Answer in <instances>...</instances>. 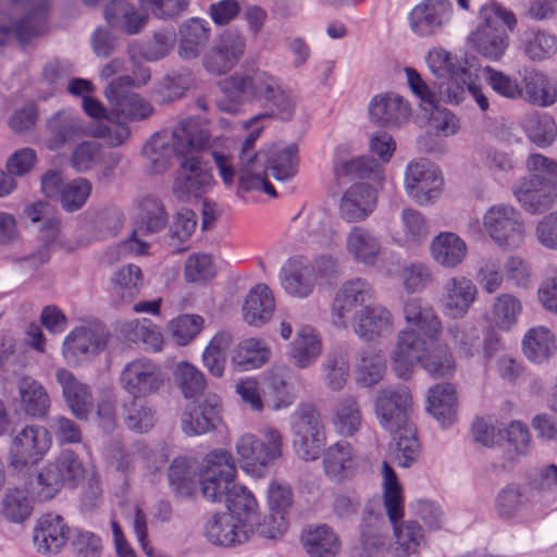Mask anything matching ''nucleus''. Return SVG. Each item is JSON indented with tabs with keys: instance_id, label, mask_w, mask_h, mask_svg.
Wrapping results in <instances>:
<instances>
[{
	"instance_id": "f257e3e1",
	"label": "nucleus",
	"mask_w": 557,
	"mask_h": 557,
	"mask_svg": "<svg viewBox=\"0 0 557 557\" xmlns=\"http://www.w3.org/2000/svg\"><path fill=\"white\" fill-rule=\"evenodd\" d=\"M440 338H420L411 331H399L396 343L389 354L392 371L403 380H408L416 364H419L432 377H446L454 374L456 363L446 344Z\"/></svg>"
},
{
	"instance_id": "f03ea898",
	"label": "nucleus",
	"mask_w": 557,
	"mask_h": 557,
	"mask_svg": "<svg viewBox=\"0 0 557 557\" xmlns=\"http://www.w3.org/2000/svg\"><path fill=\"white\" fill-rule=\"evenodd\" d=\"M383 504L392 524L388 557H421L428 548L425 529L418 520H404V498L396 473L387 461L382 463Z\"/></svg>"
},
{
	"instance_id": "7ed1b4c3",
	"label": "nucleus",
	"mask_w": 557,
	"mask_h": 557,
	"mask_svg": "<svg viewBox=\"0 0 557 557\" xmlns=\"http://www.w3.org/2000/svg\"><path fill=\"white\" fill-rule=\"evenodd\" d=\"M210 146L207 125L199 119L182 120L172 129L154 134L144 147L148 170L154 174L166 171L175 157L184 159Z\"/></svg>"
},
{
	"instance_id": "20e7f679",
	"label": "nucleus",
	"mask_w": 557,
	"mask_h": 557,
	"mask_svg": "<svg viewBox=\"0 0 557 557\" xmlns=\"http://www.w3.org/2000/svg\"><path fill=\"white\" fill-rule=\"evenodd\" d=\"M265 115H256L244 123L245 127H253L244 139L238 153L237 170L235 171L228 158L213 150L212 159L219 174L226 186H231L235 175L238 176V189L243 191H264L274 197L276 191L273 185L265 181V150L255 151V143L260 137L262 126H255Z\"/></svg>"
},
{
	"instance_id": "39448f33",
	"label": "nucleus",
	"mask_w": 557,
	"mask_h": 557,
	"mask_svg": "<svg viewBox=\"0 0 557 557\" xmlns=\"http://www.w3.org/2000/svg\"><path fill=\"white\" fill-rule=\"evenodd\" d=\"M527 168L532 176L519 181L513 186V195L527 212H546L557 199V161L533 153L527 160Z\"/></svg>"
},
{
	"instance_id": "423d86ee",
	"label": "nucleus",
	"mask_w": 557,
	"mask_h": 557,
	"mask_svg": "<svg viewBox=\"0 0 557 557\" xmlns=\"http://www.w3.org/2000/svg\"><path fill=\"white\" fill-rule=\"evenodd\" d=\"M479 18L482 25L469 35V42L483 58L498 61L508 49L509 37L495 26L502 22L509 30H513L517 25L516 15L496 2H487L480 8Z\"/></svg>"
},
{
	"instance_id": "0eeeda50",
	"label": "nucleus",
	"mask_w": 557,
	"mask_h": 557,
	"mask_svg": "<svg viewBox=\"0 0 557 557\" xmlns=\"http://www.w3.org/2000/svg\"><path fill=\"white\" fill-rule=\"evenodd\" d=\"M283 446V435L273 426L262 429L260 437L247 432L239 435L235 442L240 468L256 478L264 476L268 469L282 458Z\"/></svg>"
},
{
	"instance_id": "6e6552de",
	"label": "nucleus",
	"mask_w": 557,
	"mask_h": 557,
	"mask_svg": "<svg viewBox=\"0 0 557 557\" xmlns=\"http://www.w3.org/2000/svg\"><path fill=\"white\" fill-rule=\"evenodd\" d=\"M277 85V79L263 71L235 73L220 83L224 99L219 101V107L225 112L236 113L238 106L245 101L265 102Z\"/></svg>"
},
{
	"instance_id": "1a4fd4ad",
	"label": "nucleus",
	"mask_w": 557,
	"mask_h": 557,
	"mask_svg": "<svg viewBox=\"0 0 557 557\" xmlns=\"http://www.w3.org/2000/svg\"><path fill=\"white\" fill-rule=\"evenodd\" d=\"M290 432L293 448L299 458L313 461L320 457L326 443V432L321 413L314 406H300L290 416Z\"/></svg>"
},
{
	"instance_id": "9d476101",
	"label": "nucleus",
	"mask_w": 557,
	"mask_h": 557,
	"mask_svg": "<svg viewBox=\"0 0 557 557\" xmlns=\"http://www.w3.org/2000/svg\"><path fill=\"white\" fill-rule=\"evenodd\" d=\"M482 224L490 238L502 249L519 248L525 238L521 213L511 205L491 206L482 216Z\"/></svg>"
},
{
	"instance_id": "9b49d317",
	"label": "nucleus",
	"mask_w": 557,
	"mask_h": 557,
	"mask_svg": "<svg viewBox=\"0 0 557 557\" xmlns=\"http://www.w3.org/2000/svg\"><path fill=\"white\" fill-rule=\"evenodd\" d=\"M237 473L233 455L225 449L210 451L199 474L202 496L212 503L224 502L235 485Z\"/></svg>"
},
{
	"instance_id": "f8f14e48",
	"label": "nucleus",
	"mask_w": 557,
	"mask_h": 557,
	"mask_svg": "<svg viewBox=\"0 0 557 557\" xmlns=\"http://www.w3.org/2000/svg\"><path fill=\"white\" fill-rule=\"evenodd\" d=\"M51 447L50 432L41 425H26L11 438L8 465L22 471L44 459Z\"/></svg>"
},
{
	"instance_id": "ddd939ff",
	"label": "nucleus",
	"mask_w": 557,
	"mask_h": 557,
	"mask_svg": "<svg viewBox=\"0 0 557 557\" xmlns=\"http://www.w3.org/2000/svg\"><path fill=\"white\" fill-rule=\"evenodd\" d=\"M135 85L132 76H119L104 88V97L111 106V115L117 122H137L148 119L153 113L152 104L140 95L127 88Z\"/></svg>"
},
{
	"instance_id": "4468645a",
	"label": "nucleus",
	"mask_w": 557,
	"mask_h": 557,
	"mask_svg": "<svg viewBox=\"0 0 557 557\" xmlns=\"http://www.w3.org/2000/svg\"><path fill=\"white\" fill-rule=\"evenodd\" d=\"M246 51V39L240 30L228 28L216 35L202 57L205 70L215 76L232 71Z\"/></svg>"
},
{
	"instance_id": "2eb2a0df",
	"label": "nucleus",
	"mask_w": 557,
	"mask_h": 557,
	"mask_svg": "<svg viewBox=\"0 0 557 557\" xmlns=\"http://www.w3.org/2000/svg\"><path fill=\"white\" fill-rule=\"evenodd\" d=\"M374 411L379 424L389 433H396L411 424L412 397L406 386L381 388L374 398Z\"/></svg>"
},
{
	"instance_id": "dca6fc26",
	"label": "nucleus",
	"mask_w": 557,
	"mask_h": 557,
	"mask_svg": "<svg viewBox=\"0 0 557 557\" xmlns=\"http://www.w3.org/2000/svg\"><path fill=\"white\" fill-rule=\"evenodd\" d=\"M215 184L214 177L195 152L188 153L176 171L172 191L183 202L198 199Z\"/></svg>"
},
{
	"instance_id": "f3484780",
	"label": "nucleus",
	"mask_w": 557,
	"mask_h": 557,
	"mask_svg": "<svg viewBox=\"0 0 557 557\" xmlns=\"http://www.w3.org/2000/svg\"><path fill=\"white\" fill-rule=\"evenodd\" d=\"M168 224V214L160 200L154 197L143 198L137 207L135 227L131 238L121 245L123 251H132L136 255L148 253V244L137 236H146L161 232Z\"/></svg>"
},
{
	"instance_id": "a211bd4d",
	"label": "nucleus",
	"mask_w": 557,
	"mask_h": 557,
	"mask_svg": "<svg viewBox=\"0 0 557 557\" xmlns=\"http://www.w3.org/2000/svg\"><path fill=\"white\" fill-rule=\"evenodd\" d=\"M441 172L425 160L409 162L405 170L404 188L418 205L432 203L442 194Z\"/></svg>"
},
{
	"instance_id": "6ab92c4d",
	"label": "nucleus",
	"mask_w": 557,
	"mask_h": 557,
	"mask_svg": "<svg viewBox=\"0 0 557 557\" xmlns=\"http://www.w3.org/2000/svg\"><path fill=\"white\" fill-rule=\"evenodd\" d=\"M122 388L134 398L157 394L164 384L161 368L146 358H138L126 363L120 374Z\"/></svg>"
},
{
	"instance_id": "aec40b11",
	"label": "nucleus",
	"mask_w": 557,
	"mask_h": 557,
	"mask_svg": "<svg viewBox=\"0 0 557 557\" xmlns=\"http://www.w3.org/2000/svg\"><path fill=\"white\" fill-rule=\"evenodd\" d=\"M374 298L372 285L362 277L345 281L337 289L331 306L332 322L337 327L346 329L348 319Z\"/></svg>"
},
{
	"instance_id": "412c9836",
	"label": "nucleus",
	"mask_w": 557,
	"mask_h": 557,
	"mask_svg": "<svg viewBox=\"0 0 557 557\" xmlns=\"http://www.w3.org/2000/svg\"><path fill=\"white\" fill-rule=\"evenodd\" d=\"M13 3L24 2L25 14L13 26L0 24V46L13 36L21 45L28 44L40 36L46 29L48 2L46 0H10Z\"/></svg>"
},
{
	"instance_id": "4be33fe9",
	"label": "nucleus",
	"mask_w": 557,
	"mask_h": 557,
	"mask_svg": "<svg viewBox=\"0 0 557 557\" xmlns=\"http://www.w3.org/2000/svg\"><path fill=\"white\" fill-rule=\"evenodd\" d=\"M451 17L449 0H422L410 10L408 26L416 36L428 38L441 33Z\"/></svg>"
},
{
	"instance_id": "5701e85b",
	"label": "nucleus",
	"mask_w": 557,
	"mask_h": 557,
	"mask_svg": "<svg viewBox=\"0 0 557 557\" xmlns=\"http://www.w3.org/2000/svg\"><path fill=\"white\" fill-rule=\"evenodd\" d=\"M354 333L363 342H377L394 333L395 321L392 312L380 304L368 305L352 315Z\"/></svg>"
},
{
	"instance_id": "b1692460",
	"label": "nucleus",
	"mask_w": 557,
	"mask_h": 557,
	"mask_svg": "<svg viewBox=\"0 0 557 557\" xmlns=\"http://www.w3.org/2000/svg\"><path fill=\"white\" fill-rule=\"evenodd\" d=\"M475 283L465 275H454L442 285L440 305L444 315L462 319L478 298Z\"/></svg>"
},
{
	"instance_id": "393cba45",
	"label": "nucleus",
	"mask_w": 557,
	"mask_h": 557,
	"mask_svg": "<svg viewBox=\"0 0 557 557\" xmlns=\"http://www.w3.org/2000/svg\"><path fill=\"white\" fill-rule=\"evenodd\" d=\"M344 246L347 257L364 268L375 267L383 251L382 237L363 225H355L346 233Z\"/></svg>"
},
{
	"instance_id": "a878e982",
	"label": "nucleus",
	"mask_w": 557,
	"mask_h": 557,
	"mask_svg": "<svg viewBox=\"0 0 557 557\" xmlns=\"http://www.w3.org/2000/svg\"><path fill=\"white\" fill-rule=\"evenodd\" d=\"M323 470L334 482L352 479L360 470L361 459L352 445L344 440L331 444L323 453Z\"/></svg>"
},
{
	"instance_id": "bb28decb",
	"label": "nucleus",
	"mask_w": 557,
	"mask_h": 557,
	"mask_svg": "<svg viewBox=\"0 0 557 557\" xmlns=\"http://www.w3.org/2000/svg\"><path fill=\"white\" fill-rule=\"evenodd\" d=\"M376 205V189L368 183H355L343 193L338 213L345 222H362L372 214Z\"/></svg>"
},
{
	"instance_id": "cd10ccee",
	"label": "nucleus",
	"mask_w": 557,
	"mask_h": 557,
	"mask_svg": "<svg viewBox=\"0 0 557 557\" xmlns=\"http://www.w3.org/2000/svg\"><path fill=\"white\" fill-rule=\"evenodd\" d=\"M221 399L218 395H207L198 406H186L182 414V430L187 436L206 434L216 428L221 417Z\"/></svg>"
},
{
	"instance_id": "c85d7f7f",
	"label": "nucleus",
	"mask_w": 557,
	"mask_h": 557,
	"mask_svg": "<svg viewBox=\"0 0 557 557\" xmlns=\"http://www.w3.org/2000/svg\"><path fill=\"white\" fill-rule=\"evenodd\" d=\"M103 14L104 20L112 28L127 35L140 33L149 20L145 7L128 0H111L106 5Z\"/></svg>"
},
{
	"instance_id": "c756f323",
	"label": "nucleus",
	"mask_w": 557,
	"mask_h": 557,
	"mask_svg": "<svg viewBox=\"0 0 557 557\" xmlns=\"http://www.w3.org/2000/svg\"><path fill=\"white\" fill-rule=\"evenodd\" d=\"M69 539V528L59 515L41 516L33 530V543L36 550L42 555H53L61 552Z\"/></svg>"
},
{
	"instance_id": "7c9ffc66",
	"label": "nucleus",
	"mask_w": 557,
	"mask_h": 557,
	"mask_svg": "<svg viewBox=\"0 0 557 557\" xmlns=\"http://www.w3.org/2000/svg\"><path fill=\"white\" fill-rule=\"evenodd\" d=\"M404 319L406 327L401 331H411L420 334V338H440L443 332L442 322L434 309L420 298H410L404 304Z\"/></svg>"
},
{
	"instance_id": "2f4dec72",
	"label": "nucleus",
	"mask_w": 557,
	"mask_h": 557,
	"mask_svg": "<svg viewBox=\"0 0 557 557\" xmlns=\"http://www.w3.org/2000/svg\"><path fill=\"white\" fill-rule=\"evenodd\" d=\"M253 533L250 525L239 523L231 513L213 515L205 525L206 539L219 546H233L246 542Z\"/></svg>"
},
{
	"instance_id": "473e14b6",
	"label": "nucleus",
	"mask_w": 557,
	"mask_h": 557,
	"mask_svg": "<svg viewBox=\"0 0 557 557\" xmlns=\"http://www.w3.org/2000/svg\"><path fill=\"white\" fill-rule=\"evenodd\" d=\"M370 120L381 126L399 127L411 116L409 103L399 95L385 92L369 103Z\"/></svg>"
},
{
	"instance_id": "72a5a7b5",
	"label": "nucleus",
	"mask_w": 557,
	"mask_h": 557,
	"mask_svg": "<svg viewBox=\"0 0 557 557\" xmlns=\"http://www.w3.org/2000/svg\"><path fill=\"white\" fill-rule=\"evenodd\" d=\"M432 260L441 268L454 270L468 257L467 243L454 232H441L432 238L429 246Z\"/></svg>"
},
{
	"instance_id": "f704fd0d",
	"label": "nucleus",
	"mask_w": 557,
	"mask_h": 557,
	"mask_svg": "<svg viewBox=\"0 0 557 557\" xmlns=\"http://www.w3.org/2000/svg\"><path fill=\"white\" fill-rule=\"evenodd\" d=\"M106 344L102 330L76 327L64 338L62 354L65 359L76 362L98 354Z\"/></svg>"
},
{
	"instance_id": "c9c22d12",
	"label": "nucleus",
	"mask_w": 557,
	"mask_h": 557,
	"mask_svg": "<svg viewBox=\"0 0 557 557\" xmlns=\"http://www.w3.org/2000/svg\"><path fill=\"white\" fill-rule=\"evenodd\" d=\"M65 404L77 419H86L92 410V395L87 384L81 382L70 370L55 371Z\"/></svg>"
},
{
	"instance_id": "e433bc0d",
	"label": "nucleus",
	"mask_w": 557,
	"mask_h": 557,
	"mask_svg": "<svg viewBox=\"0 0 557 557\" xmlns=\"http://www.w3.org/2000/svg\"><path fill=\"white\" fill-rule=\"evenodd\" d=\"M322 355V342L318 332L304 325L297 330L290 342L287 357L292 364L298 369H308L314 364Z\"/></svg>"
},
{
	"instance_id": "4c0bfd02",
	"label": "nucleus",
	"mask_w": 557,
	"mask_h": 557,
	"mask_svg": "<svg viewBox=\"0 0 557 557\" xmlns=\"http://www.w3.org/2000/svg\"><path fill=\"white\" fill-rule=\"evenodd\" d=\"M280 277L284 290L297 298L309 297L317 284L313 269L300 259H289L282 269Z\"/></svg>"
},
{
	"instance_id": "58836bf2",
	"label": "nucleus",
	"mask_w": 557,
	"mask_h": 557,
	"mask_svg": "<svg viewBox=\"0 0 557 557\" xmlns=\"http://www.w3.org/2000/svg\"><path fill=\"white\" fill-rule=\"evenodd\" d=\"M334 176L338 184L366 180L379 186L385 180L384 168L373 159L358 157L338 162L334 165Z\"/></svg>"
},
{
	"instance_id": "ea45409f",
	"label": "nucleus",
	"mask_w": 557,
	"mask_h": 557,
	"mask_svg": "<svg viewBox=\"0 0 557 557\" xmlns=\"http://www.w3.org/2000/svg\"><path fill=\"white\" fill-rule=\"evenodd\" d=\"M275 302L272 292L265 284L252 287L243 305L244 320L253 326L265 324L273 315Z\"/></svg>"
},
{
	"instance_id": "a19ab883",
	"label": "nucleus",
	"mask_w": 557,
	"mask_h": 557,
	"mask_svg": "<svg viewBox=\"0 0 557 557\" xmlns=\"http://www.w3.org/2000/svg\"><path fill=\"white\" fill-rule=\"evenodd\" d=\"M426 410L442 426L453 424L457 418L455 387L449 383L431 387L428 392Z\"/></svg>"
},
{
	"instance_id": "79ce46f5",
	"label": "nucleus",
	"mask_w": 557,
	"mask_h": 557,
	"mask_svg": "<svg viewBox=\"0 0 557 557\" xmlns=\"http://www.w3.org/2000/svg\"><path fill=\"white\" fill-rule=\"evenodd\" d=\"M265 173L276 181H287L294 177L298 166V147L295 144L287 146L273 145L264 152ZM267 180V174H264Z\"/></svg>"
},
{
	"instance_id": "37998d69",
	"label": "nucleus",
	"mask_w": 557,
	"mask_h": 557,
	"mask_svg": "<svg viewBox=\"0 0 557 557\" xmlns=\"http://www.w3.org/2000/svg\"><path fill=\"white\" fill-rule=\"evenodd\" d=\"M430 72L437 78H448L456 86L461 78L469 77L467 60L453 57L444 48H434L425 57Z\"/></svg>"
},
{
	"instance_id": "c03bdc74",
	"label": "nucleus",
	"mask_w": 557,
	"mask_h": 557,
	"mask_svg": "<svg viewBox=\"0 0 557 557\" xmlns=\"http://www.w3.org/2000/svg\"><path fill=\"white\" fill-rule=\"evenodd\" d=\"M301 543L310 557H335L341 550V540L326 524L304 530Z\"/></svg>"
},
{
	"instance_id": "a18cd8bd",
	"label": "nucleus",
	"mask_w": 557,
	"mask_h": 557,
	"mask_svg": "<svg viewBox=\"0 0 557 557\" xmlns=\"http://www.w3.org/2000/svg\"><path fill=\"white\" fill-rule=\"evenodd\" d=\"M332 425L342 437H352L359 432L362 413L356 396L346 395L337 399L333 409Z\"/></svg>"
},
{
	"instance_id": "49530a36",
	"label": "nucleus",
	"mask_w": 557,
	"mask_h": 557,
	"mask_svg": "<svg viewBox=\"0 0 557 557\" xmlns=\"http://www.w3.org/2000/svg\"><path fill=\"white\" fill-rule=\"evenodd\" d=\"M21 408L26 416L45 418L50 409V398L44 385L30 376L17 383Z\"/></svg>"
},
{
	"instance_id": "de8ad7c7",
	"label": "nucleus",
	"mask_w": 557,
	"mask_h": 557,
	"mask_svg": "<svg viewBox=\"0 0 557 557\" xmlns=\"http://www.w3.org/2000/svg\"><path fill=\"white\" fill-rule=\"evenodd\" d=\"M556 337L547 326H534L528 330L522 338V351L528 360L534 363L548 361L555 350Z\"/></svg>"
},
{
	"instance_id": "09e8293b",
	"label": "nucleus",
	"mask_w": 557,
	"mask_h": 557,
	"mask_svg": "<svg viewBox=\"0 0 557 557\" xmlns=\"http://www.w3.org/2000/svg\"><path fill=\"white\" fill-rule=\"evenodd\" d=\"M211 29L207 21L191 17L180 27L178 53L183 59H195L210 38Z\"/></svg>"
},
{
	"instance_id": "8fccbe9b",
	"label": "nucleus",
	"mask_w": 557,
	"mask_h": 557,
	"mask_svg": "<svg viewBox=\"0 0 557 557\" xmlns=\"http://www.w3.org/2000/svg\"><path fill=\"white\" fill-rule=\"evenodd\" d=\"M47 146L50 150L60 149L83 131L79 117L71 111H59L47 122Z\"/></svg>"
},
{
	"instance_id": "3c124183",
	"label": "nucleus",
	"mask_w": 557,
	"mask_h": 557,
	"mask_svg": "<svg viewBox=\"0 0 557 557\" xmlns=\"http://www.w3.org/2000/svg\"><path fill=\"white\" fill-rule=\"evenodd\" d=\"M120 333L123 338L136 345H143L144 349L160 351L163 337L159 327L149 319H135L121 324Z\"/></svg>"
},
{
	"instance_id": "603ef678",
	"label": "nucleus",
	"mask_w": 557,
	"mask_h": 557,
	"mask_svg": "<svg viewBox=\"0 0 557 557\" xmlns=\"http://www.w3.org/2000/svg\"><path fill=\"white\" fill-rule=\"evenodd\" d=\"M386 371V360L380 349L368 348L359 352L355 374L357 384L373 387L382 381Z\"/></svg>"
},
{
	"instance_id": "864d4df0",
	"label": "nucleus",
	"mask_w": 557,
	"mask_h": 557,
	"mask_svg": "<svg viewBox=\"0 0 557 557\" xmlns=\"http://www.w3.org/2000/svg\"><path fill=\"white\" fill-rule=\"evenodd\" d=\"M224 502L227 513L235 517L239 523L248 524L255 530L258 521V504L246 486L235 483Z\"/></svg>"
},
{
	"instance_id": "5fc2aeb1",
	"label": "nucleus",
	"mask_w": 557,
	"mask_h": 557,
	"mask_svg": "<svg viewBox=\"0 0 557 557\" xmlns=\"http://www.w3.org/2000/svg\"><path fill=\"white\" fill-rule=\"evenodd\" d=\"M198 468L194 459L177 457L168 470V480L173 492L181 496H190L197 484Z\"/></svg>"
},
{
	"instance_id": "6e6d98bb",
	"label": "nucleus",
	"mask_w": 557,
	"mask_h": 557,
	"mask_svg": "<svg viewBox=\"0 0 557 557\" xmlns=\"http://www.w3.org/2000/svg\"><path fill=\"white\" fill-rule=\"evenodd\" d=\"M271 357L270 347L261 339L246 338L242 341L232 357L233 366L239 371L260 368Z\"/></svg>"
},
{
	"instance_id": "4d7b16f0",
	"label": "nucleus",
	"mask_w": 557,
	"mask_h": 557,
	"mask_svg": "<svg viewBox=\"0 0 557 557\" xmlns=\"http://www.w3.org/2000/svg\"><path fill=\"white\" fill-rule=\"evenodd\" d=\"M524 96L529 102L540 107H547L557 100V86L542 73L530 71L523 77Z\"/></svg>"
},
{
	"instance_id": "13d9d810",
	"label": "nucleus",
	"mask_w": 557,
	"mask_h": 557,
	"mask_svg": "<svg viewBox=\"0 0 557 557\" xmlns=\"http://www.w3.org/2000/svg\"><path fill=\"white\" fill-rule=\"evenodd\" d=\"M522 311V301L512 294L504 293L494 299L492 319L498 330L509 332L518 324Z\"/></svg>"
},
{
	"instance_id": "bf43d9fd",
	"label": "nucleus",
	"mask_w": 557,
	"mask_h": 557,
	"mask_svg": "<svg viewBox=\"0 0 557 557\" xmlns=\"http://www.w3.org/2000/svg\"><path fill=\"white\" fill-rule=\"evenodd\" d=\"M527 502L525 490L517 483H511L498 491L494 500V509L500 519L510 520L518 516Z\"/></svg>"
},
{
	"instance_id": "052dcab7",
	"label": "nucleus",
	"mask_w": 557,
	"mask_h": 557,
	"mask_svg": "<svg viewBox=\"0 0 557 557\" xmlns=\"http://www.w3.org/2000/svg\"><path fill=\"white\" fill-rule=\"evenodd\" d=\"M156 409L141 401H131L124 406L123 423L127 430L134 433H147L157 424Z\"/></svg>"
},
{
	"instance_id": "680f3d73",
	"label": "nucleus",
	"mask_w": 557,
	"mask_h": 557,
	"mask_svg": "<svg viewBox=\"0 0 557 557\" xmlns=\"http://www.w3.org/2000/svg\"><path fill=\"white\" fill-rule=\"evenodd\" d=\"M63 484V476L59 468L51 461L40 469L36 480L32 482V492L38 500L47 502L59 493Z\"/></svg>"
},
{
	"instance_id": "e2e57ef3",
	"label": "nucleus",
	"mask_w": 557,
	"mask_h": 557,
	"mask_svg": "<svg viewBox=\"0 0 557 557\" xmlns=\"http://www.w3.org/2000/svg\"><path fill=\"white\" fill-rule=\"evenodd\" d=\"M522 125L529 139L539 147L549 146L555 140L556 124L547 114L525 115Z\"/></svg>"
},
{
	"instance_id": "0e129e2a",
	"label": "nucleus",
	"mask_w": 557,
	"mask_h": 557,
	"mask_svg": "<svg viewBox=\"0 0 557 557\" xmlns=\"http://www.w3.org/2000/svg\"><path fill=\"white\" fill-rule=\"evenodd\" d=\"M114 293L121 297L122 302L135 298L143 285V273L138 265L126 264L121 267L112 278Z\"/></svg>"
},
{
	"instance_id": "69168bd1",
	"label": "nucleus",
	"mask_w": 557,
	"mask_h": 557,
	"mask_svg": "<svg viewBox=\"0 0 557 557\" xmlns=\"http://www.w3.org/2000/svg\"><path fill=\"white\" fill-rule=\"evenodd\" d=\"M395 437V447L393 448V456L398 466L408 468L413 465L420 454V445L416 436V430L412 424L399 429Z\"/></svg>"
},
{
	"instance_id": "338daca9",
	"label": "nucleus",
	"mask_w": 557,
	"mask_h": 557,
	"mask_svg": "<svg viewBox=\"0 0 557 557\" xmlns=\"http://www.w3.org/2000/svg\"><path fill=\"white\" fill-rule=\"evenodd\" d=\"M232 343V336L227 332L216 333L202 354V362L207 370L214 376H222L225 369V350Z\"/></svg>"
},
{
	"instance_id": "774afa93",
	"label": "nucleus",
	"mask_w": 557,
	"mask_h": 557,
	"mask_svg": "<svg viewBox=\"0 0 557 557\" xmlns=\"http://www.w3.org/2000/svg\"><path fill=\"white\" fill-rule=\"evenodd\" d=\"M91 189V183L84 177H77L66 182L58 198L62 209L66 212L78 211L87 202Z\"/></svg>"
}]
</instances>
